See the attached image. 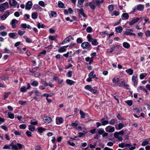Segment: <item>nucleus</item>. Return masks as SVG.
<instances>
[{
  "instance_id": "49530a36",
  "label": "nucleus",
  "mask_w": 150,
  "mask_h": 150,
  "mask_svg": "<svg viewBox=\"0 0 150 150\" xmlns=\"http://www.w3.org/2000/svg\"><path fill=\"white\" fill-rule=\"evenodd\" d=\"M79 13H80L84 17H86V14L84 13L83 10H79Z\"/></svg>"
},
{
  "instance_id": "9d476101",
  "label": "nucleus",
  "mask_w": 150,
  "mask_h": 150,
  "mask_svg": "<svg viewBox=\"0 0 150 150\" xmlns=\"http://www.w3.org/2000/svg\"><path fill=\"white\" fill-rule=\"evenodd\" d=\"M9 12L8 11H7L4 14L1 16V19L3 20H5L9 16Z\"/></svg>"
},
{
  "instance_id": "37998d69",
  "label": "nucleus",
  "mask_w": 150,
  "mask_h": 150,
  "mask_svg": "<svg viewBox=\"0 0 150 150\" xmlns=\"http://www.w3.org/2000/svg\"><path fill=\"white\" fill-rule=\"evenodd\" d=\"M41 83L45 87L48 86V83H47L44 80L41 81Z\"/></svg>"
},
{
  "instance_id": "b1692460",
  "label": "nucleus",
  "mask_w": 150,
  "mask_h": 150,
  "mask_svg": "<svg viewBox=\"0 0 150 150\" xmlns=\"http://www.w3.org/2000/svg\"><path fill=\"white\" fill-rule=\"evenodd\" d=\"M91 42L92 44L93 45H96L98 44L96 40L95 39H92Z\"/></svg>"
},
{
  "instance_id": "6e6552de",
  "label": "nucleus",
  "mask_w": 150,
  "mask_h": 150,
  "mask_svg": "<svg viewBox=\"0 0 150 150\" xmlns=\"http://www.w3.org/2000/svg\"><path fill=\"white\" fill-rule=\"evenodd\" d=\"M43 120L45 121V122L47 123H49L52 121L51 117L48 116H44Z\"/></svg>"
},
{
  "instance_id": "1a4fd4ad",
  "label": "nucleus",
  "mask_w": 150,
  "mask_h": 150,
  "mask_svg": "<svg viewBox=\"0 0 150 150\" xmlns=\"http://www.w3.org/2000/svg\"><path fill=\"white\" fill-rule=\"evenodd\" d=\"M32 6V3L31 1H28L25 4V9H30Z\"/></svg>"
},
{
  "instance_id": "cd10ccee",
  "label": "nucleus",
  "mask_w": 150,
  "mask_h": 150,
  "mask_svg": "<svg viewBox=\"0 0 150 150\" xmlns=\"http://www.w3.org/2000/svg\"><path fill=\"white\" fill-rule=\"evenodd\" d=\"M147 74L146 73L141 74L140 75V78L141 79H143L146 76Z\"/></svg>"
},
{
  "instance_id": "774afa93",
  "label": "nucleus",
  "mask_w": 150,
  "mask_h": 150,
  "mask_svg": "<svg viewBox=\"0 0 150 150\" xmlns=\"http://www.w3.org/2000/svg\"><path fill=\"white\" fill-rule=\"evenodd\" d=\"M35 150H41V147L39 145H37L35 147Z\"/></svg>"
},
{
  "instance_id": "5fc2aeb1",
  "label": "nucleus",
  "mask_w": 150,
  "mask_h": 150,
  "mask_svg": "<svg viewBox=\"0 0 150 150\" xmlns=\"http://www.w3.org/2000/svg\"><path fill=\"white\" fill-rule=\"evenodd\" d=\"M1 78L3 80H5L8 79V77L7 76H3L1 77Z\"/></svg>"
},
{
  "instance_id": "ea45409f",
  "label": "nucleus",
  "mask_w": 150,
  "mask_h": 150,
  "mask_svg": "<svg viewBox=\"0 0 150 150\" xmlns=\"http://www.w3.org/2000/svg\"><path fill=\"white\" fill-rule=\"evenodd\" d=\"M92 88L91 86L89 85H87L85 86V88L88 90L90 91Z\"/></svg>"
},
{
  "instance_id": "bf43d9fd",
  "label": "nucleus",
  "mask_w": 150,
  "mask_h": 150,
  "mask_svg": "<svg viewBox=\"0 0 150 150\" xmlns=\"http://www.w3.org/2000/svg\"><path fill=\"white\" fill-rule=\"evenodd\" d=\"M38 67H36L35 68H33V69H32L31 70H30V72H34L36 71L37 69H38Z\"/></svg>"
},
{
  "instance_id": "c85d7f7f",
  "label": "nucleus",
  "mask_w": 150,
  "mask_h": 150,
  "mask_svg": "<svg viewBox=\"0 0 150 150\" xmlns=\"http://www.w3.org/2000/svg\"><path fill=\"white\" fill-rule=\"evenodd\" d=\"M122 16L126 19H128L129 17V16L128 14L127 13H124L122 14Z\"/></svg>"
},
{
  "instance_id": "a878e982",
  "label": "nucleus",
  "mask_w": 150,
  "mask_h": 150,
  "mask_svg": "<svg viewBox=\"0 0 150 150\" xmlns=\"http://www.w3.org/2000/svg\"><path fill=\"white\" fill-rule=\"evenodd\" d=\"M66 83L69 85H71L74 83H75V82L70 79H67L66 81Z\"/></svg>"
},
{
  "instance_id": "f704fd0d",
  "label": "nucleus",
  "mask_w": 150,
  "mask_h": 150,
  "mask_svg": "<svg viewBox=\"0 0 150 150\" xmlns=\"http://www.w3.org/2000/svg\"><path fill=\"white\" fill-rule=\"evenodd\" d=\"M31 85L34 86H37L38 85V83L36 81H34L31 83Z\"/></svg>"
},
{
  "instance_id": "f3484780",
  "label": "nucleus",
  "mask_w": 150,
  "mask_h": 150,
  "mask_svg": "<svg viewBox=\"0 0 150 150\" xmlns=\"http://www.w3.org/2000/svg\"><path fill=\"white\" fill-rule=\"evenodd\" d=\"M123 46L126 49L129 48L130 47V44L127 42H125L123 43Z\"/></svg>"
},
{
  "instance_id": "7c9ffc66",
  "label": "nucleus",
  "mask_w": 150,
  "mask_h": 150,
  "mask_svg": "<svg viewBox=\"0 0 150 150\" xmlns=\"http://www.w3.org/2000/svg\"><path fill=\"white\" fill-rule=\"evenodd\" d=\"M89 6L91 8L94 9L95 8L96 6L93 3L90 2L88 4Z\"/></svg>"
},
{
  "instance_id": "a18cd8bd",
  "label": "nucleus",
  "mask_w": 150,
  "mask_h": 150,
  "mask_svg": "<svg viewBox=\"0 0 150 150\" xmlns=\"http://www.w3.org/2000/svg\"><path fill=\"white\" fill-rule=\"evenodd\" d=\"M0 35L3 36H6L7 35V33L5 31H3L0 33Z\"/></svg>"
},
{
  "instance_id": "79ce46f5",
  "label": "nucleus",
  "mask_w": 150,
  "mask_h": 150,
  "mask_svg": "<svg viewBox=\"0 0 150 150\" xmlns=\"http://www.w3.org/2000/svg\"><path fill=\"white\" fill-rule=\"evenodd\" d=\"M38 130L40 133H42L43 131L45 130V129L42 127H40L38 128Z\"/></svg>"
},
{
  "instance_id": "e433bc0d",
  "label": "nucleus",
  "mask_w": 150,
  "mask_h": 150,
  "mask_svg": "<svg viewBox=\"0 0 150 150\" xmlns=\"http://www.w3.org/2000/svg\"><path fill=\"white\" fill-rule=\"evenodd\" d=\"M80 114L81 115V117L82 118H84L85 117V114L81 110L80 111Z\"/></svg>"
},
{
  "instance_id": "5701e85b",
  "label": "nucleus",
  "mask_w": 150,
  "mask_h": 150,
  "mask_svg": "<svg viewBox=\"0 0 150 150\" xmlns=\"http://www.w3.org/2000/svg\"><path fill=\"white\" fill-rule=\"evenodd\" d=\"M57 14L56 12L52 11L50 13V17H55L57 16Z\"/></svg>"
},
{
  "instance_id": "ddd939ff",
  "label": "nucleus",
  "mask_w": 150,
  "mask_h": 150,
  "mask_svg": "<svg viewBox=\"0 0 150 150\" xmlns=\"http://www.w3.org/2000/svg\"><path fill=\"white\" fill-rule=\"evenodd\" d=\"M114 135L116 138L117 139L118 141H122L123 139L122 137H120L117 133H115Z\"/></svg>"
},
{
  "instance_id": "6e6d98bb",
  "label": "nucleus",
  "mask_w": 150,
  "mask_h": 150,
  "mask_svg": "<svg viewBox=\"0 0 150 150\" xmlns=\"http://www.w3.org/2000/svg\"><path fill=\"white\" fill-rule=\"evenodd\" d=\"M149 144V142L147 141H145L143 142L142 144V145L143 146H145Z\"/></svg>"
},
{
  "instance_id": "13d9d810",
  "label": "nucleus",
  "mask_w": 150,
  "mask_h": 150,
  "mask_svg": "<svg viewBox=\"0 0 150 150\" xmlns=\"http://www.w3.org/2000/svg\"><path fill=\"white\" fill-rule=\"evenodd\" d=\"M1 128L5 131H7L8 128L5 125H2L1 126Z\"/></svg>"
},
{
  "instance_id": "a19ab883",
  "label": "nucleus",
  "mask_w": 150,
  "mask_h": 150,
  "mask_svg": "<svg viewBox=\"0 0 150 150\" xmlns=\"http://www.w3.org/2000/svg\"><path fill=\"white\" fill-rule=\"evenodd\" d=\"M26 127V125L25 124H22L19 126V127L21 129H25Z\"/></svg>"
},
{
  "instance_id": "0eeeda50",
  "label": "nucleus",
  "mask_w": 150,
  "mask_h": 150,
  "mask_svg": "<svg viewBox=\"0 0 150 150\" xmlns=\"http://www.w3.org/2000/svg\"><path fill=\"white\" fill-rule=\"evenodd\" d=\"M142 18H143V17H142L140 18H134L129 23V24L130 25H132L134 23H137L138 21L140 19H141Z\"/></svg>"
},
{
  "instance_id": "603ef678",
  "label": "nucleus",
  "mask_w": 150,
  "mask_h": 150,
  "mask_svg": "<svg viewBox=\"0 0 150 150\" xmlns=\"http://www.w3.org/2000/svg\"><path fill=\"white\" fill-rule=\"evenodd\" d=\"M90 91L91 93L94 94H96L97 93V91L96 90L92 88Z\"/></svg>"
},
{
  "instance_id": "0e129e2a",
  "label": "nucleus",
  "mask_w": 150,
  "mask_h": 150,
  "mask_svg": "<svg viewBox=\"0 0 150 150\" xmlns=\"http://www.w3.org/2000/svg\"><path fill=\"white\" fill-rule=\"evenodd\" d=\"M118 146L119 147L123 148L125 146V144L123 143H121L119 144Z\"/></svg>"
},
{
  "instance_id": "f257e3e1",
  "label": "nucleus",
  "mask_w": 150,
  "mask_h": 150,
  "mask_svg": "<svg viewBox=\"0 0 150 150\" xmlns=\"http://www.w3.org/2000/svg\"><path fill=\"white\" fill-rule=\"evenodd\" d=\"M81 46L83 49L86 47L88 50H90L91 49V45L88 42H84L81 44Z\"/></svg>"
},
{
  "instance_id": "338daca9",
  "label": "nucleus",
  "mask_w": 150,
  "mask_h": 150,
  "mask_svg": "<svg viewBox=\"0 0 150 150\" xmlns=\"http://www.w3.org/2000/svg\"><path fill=\"white\" fill-rule=\"evenodd\" d=\"M115 123V120L114 119L111 120L110 122V124L111 125H113Z\"/></svg>"
},
{
  "instance_id": "20e7f679",
  "label": "nucleus",
  "mask_w": 150,
  "mask_h": 150,
  "mask_svg": "<svg viewBox=\"0 0 150 150\" xmlns=\"http://www.w3.org/2000/svg\"><path fill=\"white\" fill-rule=\"evenodd\" d=\"M9 6L7 2H5L0 5V9H5L8 8Z\"/></svg>"
},
{
  "instance_id": "de8ad7c7",
  "label": "nucleus",
  "mask_w": 150,
  "mask_h": 150,
  "mask_svg": "<svg viewBox=\"0 0 150 150\" xmlns=\"http://www.w3.org/2000/svg\"><path fill=\"white\" fill-rule=\"evenodd\" d=\"M125 85V81H122L121 82V83L120 84L119 86L121 87H124Z\"/></svg>"
},
{
  "instance_id": "58836bf2",
  "label": "nucleus",
  "mask_w": 150,
  "mask_h": 150,
  "mask_svg": "<svg viewBox=\"0 0 150 150\" xmlns=\"http://www.w3.org/2000/svg\"><path fill=\"white\" fill-rule=\"evenodd\" d=\"M87 38L88 40V41L91 42L93 39L91 37V35L90 34H88L87 36Z\"/></svg>"
},
{
  "instance_id": "bb28decb",
  "label": "nucleus",
  "mask_w": 150,
  "mask_h": 150,
  "mask_svg": "<svg viewBox=\"0 0 150 150\" xmlns=\"http://www.w3.org/2000/svg\"><path fill=\"white\" fill-rule=\"evenodd\" d=\"M125 102L129 106H131L132 104V100H126Z\"/></svg>"
},
{
  "instance_id": "473e14b6",
  "label": "nucleus",
  "mask_w": 150,
  "mask_h": 150,
  "mask_svg": "<svg viewBox=\"0 0 150 150\" xmlns=\"http://www.w3.org/2000/svg\"><path fill=\"white\" fill-rule=\"evenodd\" d=\"M8 117L10 118L13 119L14 118V115L11 113L10 112H8Z\"/></svg>"
},
{
  "instance_id": "c9c22d12",
  "label": "nucleus",
  "mask_w": 150,
  "mask_h": 150,
  "mask_svg": "<svg viewBox=\"0 0 150 150\" xmlns=\"http://www.w3.org/2000/svg\"><path fill=\"white\" fill-rule=\"evenodd\" d=\"M37 26L39 28H44V27L45 26V25L43 24H41L40 23L38 22Z\"/></svg>"
},
{
  "instance_id": "4d7b16f0",
  "label": "nucleus",
  "mask_w": 150,
  "mask_h": 150,
  "mask_svg": "<svg viewBox=\"0 0 150 150\" xmlns=\"http://www.w3.org/2000/svg\"><path fill=\"white\" fill-rule=\"evenodd\" d=\"M123 124L121 123H119L118 125V129H120L123 127Z\"/></svg>"
},
{
  "instance_id": "4c0bfd02",
  "label": "nucleus",
  "mask_w": 150,
  "mask_h": 150,
  "mask_svg": "<svg viewBox=\"0 0 150 150\" xmlns=\"http://www.w3.org/2000/svg\"><path fill=\"white\" fill-rule=\"evenodd\" d=\"M86 31L88 33H91V32L92 31V29L91 28V27L90 26H88L86 29Z\"/></svg>"
},
{
  "instance_id": "412c9836",
  "label": "nucleus",
  "mask_w": 150,
  "mask_h": 150,
  "mask_svg": "<svg viewBox=\"0 0 150 150\" xmlns=\"http://www.w3.org/2000/svg\"><path fill=\"white\" fill-rule=\"evenodd\" d=\"M126 72L129 75H132L133 72V70L131 69H129L126 70Z\"/></svg>"
},
{
  "instance_id": "4468645a",
  "label": "nucleus",
  "mask_w": 150,
  "mask_h": 150,
  "mask_svg": "<svg viewBox=\"0 0 150 150\" xmlns=\"http://www.w3.org/2000/svg\"><path fill=\"white\" fill-rule=\"evenodd\" d=\"M100 122L102 125H105L108 123V121L105 120L104 118H102L100 120Z\"/></svg>"
},
{
  "instance_id": "69168bd1",
  "label": "nucleus",
  "mask_w": 150,
  "mask_h": 150,
  "mask_svg": "<svg viewBox=\"0 0 150 150\" xmlns=\"http://www.w3.org/2000/svg\"><path fill=\"white\" fill-rule=\"evenodd\" d=\"M84 0H78V4L80 5L82 4L84 2Z\"/></svg>"
},
{
  "instance_id": "864d4df0",
  "label": "nucleus",
  "mask_w": 150,
  "mask_h": 150,
  "mask_svg": "<svg viewBox=\"0 0 150 150\" xmlns=\"http://www.w3.org/2000/svg\"><path fill=\"white\" fill-rule=\"evenodd\" d=\"M33 75L35 77H38L40 76V74L38 72H36L33 74Z\"/></svg>"
},
{
  "instance_id": "393cba45",
  "label": "nucleus",
  "mask_w": 150,
  "mask_h": 150,
  "mask_svg": "<svg viewBox=\"0 0 150 150\" xmlns=\"http://www.w3.org/2000/svg\"><path fill=\"white\" fill-rule=\"evenodd\" d=\"M38 14L36 12H34L32 13V17L33 19H35L37 18Z\"/></svg>"
},
{
  "instance_id": "72a5a7b5",
  "label": "nucleus",
  "mask_w": 150,
  "mask_h": 150,
  "mask_svg": "<svg viewBox=\"0 0 150 150\" xmlns=\"http://www.w3.org/2000/svg\"><path fill=\"white\" fill-rule=\"evenodd\" d=\"M28 129L32 132H33L35 130L34 127L32 125H29L28 126Z\"/></svg>"
},
{
  "instance_id": "a211bd4d",
  "label": "nucleus",
  "mask_w": 150,
  "mask_h": 150,
  "mask_svg": "<svg viewBox=\"0 0 150 150\" xmlns=\"http://www.w3.org/2000/svg\"><path fill=\"white\" fill-rule=\"evenodd\" d=\"M104 1V0H93V1L96 3L97 5L98 6L100 3L103 2Z\"/></svg>"
},
{
  "instance_id": "dca6fc26",
  "label": "nucleus",
  "mask_w": 150,
  "mask_h": 150,
  "mask_svg": "<svg viewBox=\"0 0 150 150\" xmlns=\"http://www.w3.org/2000/svg\"><path fill=\"white\" fill-rule=\"evenodd\" d=\"M69 46L68 45L64 46L60 48L59 50V51L60 52H64L66 50V49Z\"/></svg>"
},
{
  "instance_id": "f8f14e48",
  "label": "nucleus",
  "mask_w": 150,
  "mask_h": 150,
  "mask_svg": "<svg viewBox=\"0 0 150 150\" xmlns=\"http://www.w3.org/2000/svg\"><path fill=\"white\" fill-rule=\"evenodd\" d=\"M72 39L71 36V35L67 37L62 42V44H64L65 43L69 42L70 40Z\"/></svg>"
},
{
  "instance_id": "680f3d73",
  "label": "nucleus",
  "mask_w": 150,
  "mask_h": 150,
  "mask_svg": "<svg viewBox=\"0 0 150 150\" xmlns=\"http://www.w3.org/2000/svg\"><path fill=\"white\" fill-rule=\"evenodd\" d=\"M27 135L29 137L31 136V132L29 131H27L26 132Z\"/></svg>"
},
{
  "instance_id": "2f4dec72",
  "label": "nucleus",
  "mask_w": 150,
  "mask_h": 150,
  "mask_svg": "<svg viewBox=\"0 0 150 150\" xmlns=\"http://www.w3.org/2000/svg\"><path fill=\"white\" fill-rule=\"evenodd\" d=\"M9 36L12 38H13L16 35V33H10L8 34Z\"/></svg>"
},
{
  "instance_id": "6ab92c4d",
  "label": "nucleus",
  "mask_w": 150,
  "mask_h": 150,
  "mask_svg": "<svg viewBox=\"0 0 150 150\" xmlns=\"http://www.w3.org/2000/svg\"><path fill=\"white\" fill-rule=\"evenodd\" d=\"M58 6L59 8H65L64 5V4L60 1L58 2Z\"/></svg>"
},
{
  "instance_id": "3c124183",
  "label": "nucleus",
  "mask_w": 150,
  "mask_h": 150,
  "mask_svg": "<svg viewBox=\"0 0 150 150\" xmlns=\"http://www.w3.org/2000/svg\"><path fill=\"white\" fill-rule=\"evenodd\" d=\"M49 39L52 40H54L56 39V38L55 36L51 35L49 36Z\"/></svg>"
},
{
  "instance_id": "c03bdc74",
  "label": "nucleus",
  "mask_w": 150,
  "mask_h": 150,
  "mask_svg": "<svg viewBox=\"0 0 150 150\" xmlns=\"http://www.w3.org/2000/svg\"><path fill=\"white\" fill-rule=\"evenodd\" d=\"M27 90V88L25 87H21V91L22 92H25Z\"/></svg>"
},
{
  "instance_id": "8fccbe9b",
  "label": "nucleus",
  "mask_w": 150,
  "mask_h": 150,
  "mask_svg": "<svg viewBox=\"0 0 150 150\" xmlns=\"http://www.w3.org/2000/svg\"><path fill=\"white\" fill-rule=\"evenodd\" d=\"M25 31H21V30H19L18 31V34L20 36H21L22 35L24 34L25 33Z\"/></svg>"
},
{
  "instance_id": "c756f323",
  "label": "nucleus",
  "mask_w": 150,
  "mask_h": 150,
  "mask_svg": "<svg viewBox=\"0 0 150 150\" xmlns=\"http://www.w3.org/2000/svg\"><path fill=\"white\" fill-rule=\"evenodd\" d=\"M105 131L103 128H100L98 129V133L99 134H102Z\"/></svg>"
},
{
  "instance_id": "aec40b11",
  "label": "nucleus",
  "mask_w": 150,
  "mask_h": 150,
  "mask_svg": "<svg viewBox=\"0 0 150 150\" xmlns=\"http://www.w3.org/2000/svg\"><path fill=\"white\" fill-rule=\"evenodd\" d=\"M144 8V6L143 5L139 4L134 9H143Z\"/></svg>"
},
{
  "instance_id": "4be33fe9",
  "label": "nucleus",
  "mask_w": 150,
  "mask_h": 150,
  "mask_svg": "<svg viewBox=\"0 0 150 150\" xmlns=\"http://www.w3.org/2000/svg\"><path fill=\"white\" fill-rule=\"evenodd\" d=\"M123 28L120 26L115 28V31L117 33H121L122 30Z\"/></svg>"
},
{
  "instance_id": "09e8293b",
  "label": "nucleus",
  "mask_w": 150,
  "mask_h": 150,
  "mask_svg": "<svg viewBox=\"0 0 150 150\" xmlns=\"http://www.w3.org/2000/svg\"><path fill=\"white\" fill-rule=\"evenodd\" d=\"M38 4L39 5L42 7H44L45 6L44 2L42 1H39Z\"/></svg>"
},
{
  "instance_id": "423d86ee",
  "label": "nucleus",
  "mask_w": 150,
  "mask_h": 150,
  "mask_svg": "<svg viewBox=\"0 0 150 150\" xmlns=\"http://www.w3.org/2000/svg\"><path fill=\"white\" fill-rule=\"evenodd\" d=\"M18 23V21L16 19H13L11 22V25L12 27L13 28H15L16 27V25Z\"/></svg>"
},
{
  "instance_id": "f03ea898",
  "label": "nucleus",
  "mask_w": 150,
  "mask_h": 150,
  "mask_svg": "<svg viewBox=\"0 0 150 150\" xmlns=\"http://www.w3.org/2000/svg\"><path fill=\"white\" fill-rule=\"evenodd\" d=\"M133 30L131 29H127L124 33V34L127 35H132L133 36H135V34L132 33Z\"/></svg>"
},
{
  "instance_id": "39448f33",
  "label": "nucleus",
  "mask_w": 150,
  "mask_h": 150,
  "mask_svg": "<svg viewBox=\"0 0 150 150\" xmlns=\"http://www.w3.org/2000/svg\"><path fill=\"white\" fill-rule=\"evenodd\" d=\"M105 131L106 132L111 133L114 131L115 129L114 127L109 126L106 127L105 129Z\"/></svg>"
},
{
  "instance_id": "052dcab7",
  "label": "nucleus",
  "mask_w": 150,
  "mask_h": 150,
  "mask_svg": "<svg viewBox=\"0 0 150 150\" xmlns=\"http://www.w3.org/2000/svg\"><path fill=\"white\" fill-rule=\"evenodd\" d=\"M145 35L146 37H149L150 36V31L147 30L145 33Z\"/></svg>"
},
{
  "instance_id": "9b49d317",
  "label": "nucleus",
  "mask_w": 150,
  "mask_h": 150,
  "mask_svg": "<svg viewBox=\"0 0 150 150\" xmlns=\"http://www.w3.org/2000/svg\"><path fill=\"white\" fill-rule=\"evenodd\" d=\"M63 122V119L62 117H57L56 118V123L57 125H59L62 123Z\"/></svg>"
},
{
  "instance_id": "e2e57ef3",
  "label": "nucleus",
  "mask_w": 150,
  "mask_h": 150,
  "mask_svg": "<svg viewBox=\"0 0 150 150\" xmlns=\"http://www.w3.org/2000/svg\"><path fill=\"white\" fill-rule=\"evenodd\" d=\"M14 134L16 135H20L21 134V133L17 131H15L14 132Z\"/></svg>"
},
{
  "instance_id": "2eb2a0df",
  "label": "nucleus",
  "mask_w": 150,
  "mask_h": 150,
  "mask_svg": "<svg viewBox=\"0 0 150 150\" xmlns=\"http://www.w3.org/2000/svg\"><path fill=\"white\" fill-rule=\"evenodd\" d=\"M137 76H133L132 77V81L134 83V85L135 86L137 85Z\"/></svg>"
},
{
  "instance_id": "7ed1b4c3",
  "label": "nucleus",
  "mask_w": 150,
  "mask_h": 150,
  "mask_svg": "<svg viewBox=\"0 0 150 150\" xmlns=\"http://www.w3.org/2000/svg\"><path fill=\"white\" fill-rule=\"evenodd\" d=\"M9 4L10 6H17V8H19V4H17V2L15 0H9Z\"/></svg>"
}]
</instances>
